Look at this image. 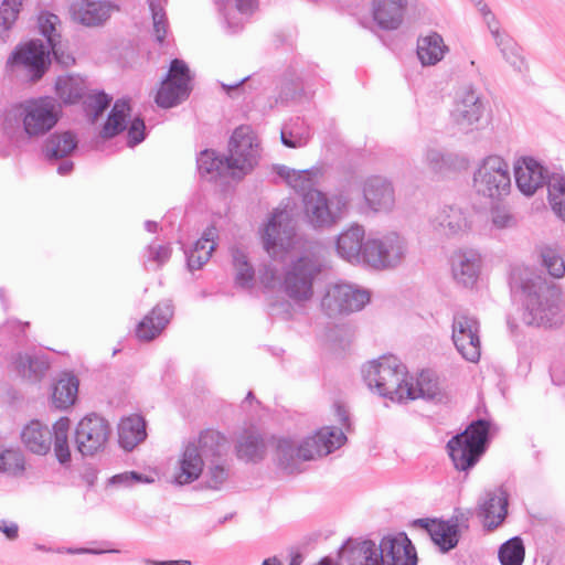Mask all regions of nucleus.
<instances>
[{"mask_svg": "<svg viewBox=\"0 0 565 565\" xmlns=\"http://www.w3.org/2000/svg\"><path fill=\"white\" fill-rule=\"evenodd\" d=\"M510 290L524 299L523 321L529 326L553 327L562 321L559 287L535 270L515 266L509 277Z\"/></svg>", "mask_w": 565, "mask_h": 565, "instance_id": "1", "label": "nucleus"}, {"mask_svg": "<svg viewBox=\"0 0 565 565\" xmlns=\"http://www.w3.org/2000/svg\"><path fill=\"white\" fill-rule=\"evenodd\" d=\"M344 440L347 437L343 431L334 427H323L300 444L290 438H279L275 451L277 465L288 475L299 473L303 461L331 454L340 448Z\"/></svg>", "mask_w": 565, "mask_h": 565, "instance_id": "2", "label": "nucleus"}, {"mask_svg": "<svg viewBox=\"0 0 565 565\" xmlns=\"http://www.w3.org/2000/svg\"><path fill=\"white\" fill-rule=\"evenodd\" d=\"M362 375L370 390L391 401H414L412 384L407 381L406 366L394 355H383L369 362Z\"/></svg>", "mask_w": 565, "mask_h": 565, "instance_id": "3", "label": "nucleus"}, {"mask_svg": "<svg viewBox=\"0 0 565 565\" xmlns=\"http://www.w3.org/2000/svg\"><path fill=\"white\" fill-rule=\"evenodd\" d=\"M41 40H32L25 45L17 47L8 60L9 64L21 65L30 74L32 81H39L46 72L53 55L54 61L63 67L75 64V57L68 51V45L62 39L47 45Z\"/></svg>", "mask_w": 565, "mask_h": 565, "instance_id": "4", "label": "nucleus"}, {"mask_svg": "<svg viewBox=\"0 0 565 565\" xmlns=\"http://www.w3.org/2000/svg\"><path fill=\"white\" fill-rule=\"evenodd\" d=\"M301 201L305 222L318 232L335 227L347 216L350 206L347 195H329L322 191L310 192Z\"/></svg>", "mask_w": 565, "mask_h": 565, "instance_id": "5", "label": "nucleus"}, {"mask_svg": "<svg viewBox=\"0 0 565 565\" xmlns=\"http://www.w3.org/2000/svg\"><path fill=\"white\" fill-rule=\"evenodd\" d=\"M473 188L479 195L501 200L511 191L509 163L498 154L483 158L473 173Z\"/></svg>", "mask_w": 565, "mask_h": 565, "instance_id": "6", "label": "nucleus"}, {"mask_svg": "<svg viewBox=\"0 0 565 565\" xmlns=\"http://www.w3.org/2000/svg\"><path fill=\"white\" fill-rule=\"evenodd\" d=\"M323 263L313 256H301L287 267L281 282L282 291L294 301H308L313 296V282L321 274Z\"/></svg>", "mask_w": 565, "mask_h": 565, "instance_id": "7", "label": "nucleus"}, {"mask_svg": "<svg viewBox=\"0 0 565 565\" xmlns=\"http://www.w3.org/2000/svg\"><path fill=\"white\" fill-rule=\"evenodd\" d=\"M60 106L52 97H39L15 107V117L22 119L29 138L40 137L52 130L60 119Z\"/></svg>", "mask_w": 565, "mask_h": 565, "instance_id": "8", "label": "nucleus"}, {"mask_svg": "<svg viewBox=\"0 0 565 565\" xmlns=\"http://www.w3.org/2000/svg\"><path fill=\"white\" fill-rule=\"evenodd\" d=\"M407 254L406 239L396 232L381 237H367L364 247V264L374 269L397 267Z\"/></svg>", "mask_w": 565, "mask_h": 565, "instance_id": "9", "label": "nucleus"}, {"mask_svg": "<svg viewBox=\"0 0 565 565\" xmlns=\"http://www.w3.org/2000/svg\"><path fill=\"white\" fill-rule=\"evenodd\" d=\"M227 167L232 175L243 178L257 164L259 142L249 126L237 127L228 141Z\"/></svg>", "mask_w": 565, "mask_h": 565, "instance_id": "10", "label": "nucleus"}, {"mask_svg": "<svg viewBox=\"0 0 565 565\" xmlns=\"http://www.w3.org/2000/svg\"><path fill=\"white\" fill-rule=\"evenodd\" d=\"M371 300V292L352 284L330 286L321 299V309L330 318L362 310Z\"/></svg>", "mask_w": 565, "mask_h": 565, "instance_id": "11", "label": "nucleus"}, {"mask_svg": "<svg viewBox=\"0 0 565 565\" xmlns=\"http://www.w3.org/2000/svg\"><path fill=\"white\" fill-rule=\"evenodd\" d=\"M191 79V72L186 63L183 60L173 58L156 95L157 105L162 108H171L186 99L192 89Z\"/></svg>", "mask_w": 565, "mask_h": 565, "instance_id": "12", "label": "nucleus"}, {"mask_svg": "<svg viewBox=\"0 0 565 565\" xmlns=\"http://www.w3.org/2000/svg\"><path fill=\"white\" fill-rule=\"evenodd\" d=\"M109 436V423L95 413L82 418L75 428L76 447L83 456H94L104 450Z\"/></svg>", "mask_w": 565, "mask_h": 565, "instance_id": "13", "label": "nucleus"}, {"mask_svg": "<svg viewBox=\"0 0 565 565\" xmlns=\"http://www.w3.org/2000/svg\"><path fill=\"white\" fill-rule=\"evenodd\" d=\"M452 342L462 355L469 362H478L481 355V345L479 338V322L465 311H458L452 319Z\"/></svg>", "mask_w": 565, "mask_h": 565, "instance_id": "14", "label": "nucleus"}, {"mask_svg": "<svg viewBox=\"0 0 565 565\" xmlns=\"http://www.w3.org/2000/svg\"><path fill=\"white\" fill-rule=\"evenodd\" d=\"M380 565H417V553L405 532L384 535L376 543Z\"/></svg>", "mask_w": 565, "mask_h": 565, "instance_id": "15", "label": "nucleus"}, {"mask_svg": "<svg viewBox=\"0 0 565 565\" xmlns=\"http://www.w3.org/2000/svg\"><path fill=\"white\" fill-rule=\"evenodd\" d=\"M339 565H380L376 542L371 539L350 537L339 548ZM318 565H334L332 558L323 557Z\"/></svg>", "mask_w": 565, "mask_h": 565, "instance_id": "16", "label": "nucleus"}, {"mask_svg": "<svg viewBox=\"0 0 565 565\" xmlns=\"http://www.w3.org/2000/svg\"><path fill=\"white\" fill-rule=\"evenodd\" d=\"M515 184L525 196H532L543 188L548 179L550 171L533 157H520L513 164Z\"/></svg>", "mask_w": 565, "mask_h": 565, "instance_id": "17", "label": "nucleus"}, {"mask_svg": "<svg viewBox=\"0 0 565 565\" xmlns=\"http://www.w3.org/2000/svg\"><path fill=\"white\" fill-rule=\"evenodd\" d=\"M294 234L288 213L275 211L262 234L265 250L270 256H276L278 252H285L290 246Z\"/></svg>", "mask_w": 565, "mask_h": 565, "instance_id": "18", "label": "nucleus"}, {"mask_svg": "<svg viewBox=\"0 0 565 565\" xmlns=\"http://www.w3.org/2000/svg\"><path fill=\"white\" fill-rule=\"evenodd\" d=\"M363 196L374 212H388L395 203L394 189L386 178L372 175L363 183Z\"/></svg>", "mask_w": 565, "mask_h": 565, "instance_id": "19", "label": "nucleus"}, {"mask_svg": "<svg viewBox=\"0 0 565 565\" xmlns=\"http://www.w3.org/2000/svg\"><path fill=\"white\" fill-rule=\"evenodd\" d=\"M509 493L503 487L487 491L479 504L478 515L484 519V527L493 531L499 527L508 514Z\"/></svg>", "mask_w": 565, "mask_h": 565, "instance_id": "20", "label": "nucleus"}, {"mask_svg": "<svg viewBox=\"0 0 565 565\" xmlns=\"http://www.w3.org/2000/svg\"><path fill=\"white\" fill-rule=\"evenodd\" d=\"M114 6L107 1L76 0L70 7L73 21L85 26L103 25L109 18Z\"/></svg>", "mask_w": 565, "mask_h": 565, "instance_id": "21", "label": "nucleus"}, {"mask_svg": "<svg viewBox=\"0 0 565 565\" xmlns=\"http://www.w3.org/2000/svg\"><path fill=\"white\" fill-rule=\"evenodd\" d=\"M11 366L23 381L35 384L45 377L50 360L45 354L18 352L12 355Z\"/></svg>", "mask_w": 565, "mask_h": 565, "instance_id": "22", "label": "nucleus"}, {"mask_svg": "<svg viewBox=\"0 0 565 565\" xmlns=\"http://www.w3.org/2000/svg\"><path fill=\"white\" fill-rule=\"evenodd\" d=\"M365 231L362 225L352 224L338 235V255L351 264H364Z\"/></svg>", "mask_w": 565, "mask_h": 565, "instance_id": "23", "label": "nucleus"}, {"mask_svg": "<svg viewBox=\"0 0 565 565\" xmlns=\"http://www.w3.org/2000/svg\"><path fill=\"white\" fill-rule=\"evenodd\" d=\"M173 316L171 300L157 303L152 310L137 324L136 335L141 341H151L167 327Z\"/></svg>", "mask_w": 565, "mask_h": 565, "instance_id": "24", "label": "nucleus"}, {"mask_svg": "<svg viewBox=\"0 0 565 565\" xmlns=\"http://www.w3.org/2000/svg\"><path fill=\"white\" fill-rule=\"evenodd\" d=\"M484 109L480 95L472 87H468L459 96L452 118L459 126L470 127L481 119Z\"/></svg>", "mask_w": 565, "mask_h": 565, "instance_id": "25", "label": "nucleus"}, {"mask_svg": "<svg viewBox=\"0 0 565 565\" xmlns=\"http://www.w3.org/2000/svg\"><path fill=\"white\" fill-rule=\"evenodd\" d=\"M447 450L455 468L465 472L471 470L486 452L462 435L452 436L447 443Z\"/></svg>", "mask_w": 565, "mask_h": 565, "instance_id": "26", "label": "nucleus"}, {"mask_svg": "<svg viewBox=\"0 0 565 565\" xmlns=\"http://www.w3.org/2000/svg\"><path fill=\"white\" fill-rule=\"evenodd\" d=\"M408 0H373L372 14L383 30H396L402 24Z\"/></svg>", "mask_w": 565, "mask_h": 565, "instance_id": "27", "label": "nucleus"}, {"mask_svg": "<svg viewBox=\"0 0 565 565\" xmlns=\"http://www.w3.org/2000/svg\"><path fill=\"white\" fill-rule=\"evenodd\" d=\"M53 433L49 426L38 419L31 420L21 431L24 447L35 455H46L52 446Z\"/></svg>", "mask_w": 565, "mask_h": 565, "instance_id": "28", "label": "nucleus"}, {"mask_svg": "<svg viewBox=\"0 0 565 565\" xmlns=\"http://www.w3.org/2000/svg\"><path fill=\"white\" fill-rule=\"evenodd\" d=\"M481 267V257L476 250H465L452 259L454 278L465 287H472L477 281Z\"/></svg>", "mask_w": 565, "mask_h": 565, "instance_id": "29", "label": "nucleus"}, {"mask_svg": "<svg viewBox=\"0 0 565 565\" xmlns=\"http://www.w3.org/2000/svg\"><path fill=\"white\" fill-rule=\"evenodd\" d=\"M194 444L198 452L205 461L220 460L228 450V440L217 430L206 429L201 431Z\"/></svg>", "mask_w": 565, "mask_h": 565, "instance_id": "30", "label": "nucleus"}, {"mask_svg": "<svg viewBox=\"0 0 565 565\" xmlns=\"http://www.w3.org/2000/svg\"><path fill=\"white\" fill-rule=\"evenodd\" d=\"M205 460L200 456L194 444H188L179 460V471L174 482L179 486L190 484L198 480L203 471Z\"/></svg>", "mask_w": 565, "mask_h": 565, "instance_id": "31", "label": "nucleus"}, {"mask_svg": "<svg viewBox=\"0 0 565 565\" xmlns=\"http://www.w3.org/2000/svg\"><path fill=\"white\" fill-rule=\"evenodd\" d=\"M217 230L215 226H209L204 230L202 236L194 243L191 250L185 252L188 268L192 270L201 269L209 262L213 250L216 247Z\"/></svg>", "mask_w": 565, "mask_h": 565, "instance_id": "32", "label": "nucleus"}, {"mask_svg": "<svg viewBox=\"0 0 565 565\" xmlns=\"http://www.w3.org/2000/svg\"><path fill=\"white\" fill-rule=\"evenodd\" d=\"M146 437V422L142 416L134 414L120 420L118 425V443L125 450L131 451Z\"/></svg>", "mask_w": 565, "mask_h": 565, "instance_id": "33", "label": "nucleus"}, {"mask_svg": "<svg viewBox=\"0 0 565 565\" xmlns=\"http://www.w3.org/2000/svg\"><path fill=\"white\" fill-rule=\"evenodd\" d=\"M460 521L458 516L448 521L433 522L429 529L431 541L439 547L441 553H447L455 548L460 537Z\"/></svg>", "mask_w": 565, "mask_h": 565, "instance_id": "34", "label": "nucleus"}, {"mask_svg": "<svg viewBox=\"0 0 565 565\" xmlns=\"http://www.w3.org/2000/svg\"><path fill=\"white\" fill-rule=\"evenodd\" d=\"M78 140L73 131H56L44 141L42 153L49 161L64 159L77 147Z\"/></svg>", "mask_w": 565, "mask_h": 565, "instance_id": "35", "label": "nucleus"}, {"mask_svg": "<svg viewBox=\"0 0 565 565\" xmlns=\"http://www.w3.org/2000/svg\"><path fill=\"white\" fill-rule=\"evenodd\" d=\"M238 459L258 462L264 459L266 444L263 435L255 429H245L236 444Z\"/></svg>", "mask_w": 565, "mask_h": 565, "instance_id": "36", "label": "nucleus"}, {"mask_svg": "<svg viewBox=\"0 0 565 565\" xmlns=\"http://www.w3.org/2000/svg\"><path fill=\"white\" fill-rule=\"evenodd\" d=\"M79 381L72 373H63L53 387L52 403L61 411L74 405L77 399Z\"/></svg>", "mask_w": 565, "mask_h": 565, "instance_id": "37", "label": "nucleus"}, {"mask_svg": "<svg viewBox=\"0 0 565 565\" xmlns=\"http://www.w3.org/2000/svg\"><path fill=\"white\" fill-rule=\"evenodd\" d=\"M447 51L441 35L436 32L417 40V56L424 66L437 64Z\"/></svg>", "mask_w": 565, "mask_h": 565, "instance_id": "38", "label": "nucleus"}, {"mask_svg": "<svg viewBox=\"0 0 565 565\" xmlns=\"http://www.w3.org/2000/svg\"><path fill=\"white\" fill-rule=\"evenodd\" d=\"M129 100L117 99L108 114L107 120L99 132L103 139H110L127 129V117L130 115Z\"/></svg>", "mask_w": 565, "mask_h": 565, "instance_id": "39", "label": "nucleus"}, {"mask_svg": "<svg viewBox=\"0 0 565 565\" xmlns=\"http://www.w3.org/2000/svg\"><path fill=\"white\" fill-rule=\"evenodd\" d=\"M196 166L200 175L211 181L232 171V168L227 167L226 156H220L210 149L201 151L196 159Z\"/></svg>", "mask_w": 565, "mask_h": 565, "instance_id": "40", "label": "nucleus"}, {"mask_svg": "<svg viewBox=\"0 0 565 565\" xmlns=\"http://www.w3.org/2000/svg\"><path fill=\"white\" fill-rule=\"evenodd\" d=\"M86 83L81 76H60L55 83L57 97L64 104H75L86 95Z\"/></svg>", "mask_w": 565, "mask_h": 565, "instance_id": "41", "label": "nucleus"}, {"mask_svg": "<svg viewBox=\"0 0 565 565\" xmlns=\"http://www.w3.org/2000/svg\"><path fill=\"white\" fill-rule=\"evenodd\" d=\"M434 227L445 235H454L466 227V217L456 206H445L433 221Z\"/></svg>", "mask_w": 565, "mask_h": 565, "instance_id": "42", "label": "nucleus"}, {"mask_svg": "<svg viewBox=\"0 0 565 565\" xmlns=\"http://www.w3.org/2000/svg\"><path fill=\"white\" fill-rule=\"evenodd\" d=\"M70 419L61 417L55 422L52 428L53 445L56 459L60 463L65 465L71 461V451L68 447Z\"/></svg>", "mask_w": 565, "mask_h": 565, "instance_id": "43", "label": "nucleus"}, {"mask_svg": "<svg viewBox=\"0 0 565 565\" xmlns=\"http://www.w3.org/2000/svg\"><path fill=\"white\" fill-rule=\"evenodd\" d=\"M545 185H547V198L553 211L565 221V175L550 173Z\"/></svg>", "mask_w": 565, "mask_h": 565, "instance_id": "44", "label": "nucleus"}, {"mask_svg": "<svg viewBox=\"0 0 565 565\" xmlns=\"http://www.w3.org/2000/svg\"><path fill=\"white\" fill-rule=\"evenodd\" d=\"M428 167L436 173L457 169L465 163L463 158L455 153H445L438 149H428L425 154Z\"/></svg>", "mask_w": 565, "mask_h": 565, "instance_id": "45", "label": "nucleus"}, {"mask_svg": "<svg viewBox=\"0 0 565 565\" xmlns=\"http://www.w3.org/2000/svg\"><path fill=\"white\" fill-rule=\"evenodd\" d=\"M233 266L235 268V281L236 285L243 288L250 287L254 281L255 270L249 264L246 253L238 248L233 247L231 249Z\"/></svg>", "mask_w": 565, "mask_h": 565, "instance_id": "46", "label": "nucleus"}, {"mask_svg": "<svg viewBox=\"0 0 565 565\" xmlns=\"http://www.w3.org/2000/svg\"><path fill=\"white\" fill-rule=\"evenodd\" d=\"M525 557V546L520 536H513L502 543L498 551L501 565H522Z\"/></svg>", "mask_w": 565, "mask_h": 565, "instance_id": "47", "label": "nucleus"}, {"mask_svg": "<svg viewBox=\"0 0 565 565\" xmlns=\"http://www.w3.org/2000/svg\"><path fill=\"white\" fill-rule=\"evenodd\" d=\"M490 425L489 420L479 418L472 420L466 429L458 435H462L467 441L487 451L490 441Z\"/></svg>", "mask_w": 565, "mask_h": 565, "instance_id": "48", "label": "nucleus"}, {"mask_svg": "<svg viewBox=\"0 0 565 565\" xmlns=\"http://www.w3.org/2000/svg\"><path fill=\"white\" fill-rule=\"evenodd\" d=\"M413 397L424 398L427 401H440L441 391L439 388L437 380L433 379V374L429 371L420 372L416 386L412 384Z\"/></svg>", "mask_w": 565, "mask_h": 565, "instance_id": "49", "label": "nucleus"}, {"mask_svg": "<svg viewBox=\"0 0 565 565\" xmlns=\"http://www.w3.org/2000/svg\"><path fill=\"white\" fill-rule=\"evenodd\" d=\"M320 174V169L311 168L307 170H300L294 173L292 178L289 179V185L305 199L310 192L319 191L317 189V179Z\"/></svg>", "mask_w": 565, "mask_h": 565, "instance_id": "50", "label": "nucleus"}, {"mask_svg": "<svg viewBox=\"0 0 565 565\" xmlns=\"http://www.w3.org/2000/svg\"><path fill=\"white\" fill-rule=\"evenodd\" d=\"M25 470L24 455L18 449H6L0 452V473L9 477L22 476Z\"/></svg>", "mask_w": 565, "mask_h": 565, "instance_id": "51", "label": "nucleus"}, {"mask_svg": "<svg viewBox=\"0 0 565 565\" xmlns=\"http://www.w3.org/2000/svg\"><path fill=\"white\" fill-rule=\"evenodd\" d=\"M502 57L516 71L521 72L524 66V57L522 56V49L515 40L508 34L495 42Z\"/></svg>", "mask_w": 565, "mask_h": 565, "instance_id": "52", "label": "nucleus"}, {"mask_svg": "<svg viewBox=\"0 0 565 565\" xmlns=\"http://www.w3.org/2000/svg\"><path fill=\"white\" fill-rule=\"evenodd\" d=\"M303 119L297 117L285 124L281 128V143L288 148H299L307 143L310 132H296L295 127L302 125Z\"/></svg>", "mask_w": 565, "mask_h": 565, "instance_id": "53", "label": "nucleus"}, {"mask_svg": "<svg viewBox=\"0 0 565 565\" xmlns=\"http://www.w3.org/2000/svg\"><path fill=\"white\" fill-rule=\"evenodd\" d=\"M152 17L153 35L159 44H163L169 30V22L163 7L156 0H148Z\"/></svg>", "mask_w": 565, "mask_h": 565, "instance_id": "54", "label": "nucleus"}, {"mask_svg": "<svg viewBox=\"0 0 565 565\" xmlns=\"http://www.w3.org/2000/svg\"><path fill=\"white\" fill-rule=\"evenodd\" d=\"M60 18L49 11H42L38 17L40 33L46 39L47 45L62 39L56 26L60 24Z\"/></svg>", "mask_w": 565, "mask_h": 565, "instance_id": "55", "label": "nucleus"}, {"mask_svg": "<svg viewBox=\"0 0 565 565\" xmlns=\"http://www.w3.org/2000/svg\"><path fill=\"white\" fill-rule=\"evenodd\" d=\"M542 262L551 276L561 278L565 274V262L559 252L553 247H544L541 252Z\"/></svg>", "mask_w": 565, "mask_h": 565, "instance_id": "56", "label": "nucleus"}, {"mask_svg": "<svg viewBox=\"0 0 565 565\" xmlns=\"http://www.w3.org/2000/svg\"><path fill=\"white\" fill-rule=\"evenodd\" d=\"M111 98L105 94L104 92H98L94 95H85L84 97V106L85 111L88 116L93 117V120H96L98 116H100L106 108H108Z\"/></svg>", "mask_w": 565, "mask_h": 565, "instance_id": "57", "label": "nucleus"}, {"mask_svg": "<svg viewBox=\"0 0 565 565\" xmlns=\"http://www.w3.org/2000/svg\"><path fill=\"white\" fill-rule=\"evenodd\" d=\"M24 0H3L0 6V25L4 31L11 29L20 10L22 8Z\"/></svg>", "mask_w": 565, "mask_h": 565, "instance_id": "58", "label": "nucleus"}, {"mask_svg": "<svg viewBox=\"0 0 565 565\" xmlns=\"http://www.w3.org/2000/svg\"><path fill=\"white\" fill-rule=\"evenodd\" d=\"M222 88L231 97H236L241 92L257 90L262 86V82L255 75L245 76L233 84L221 83Z\"/></svg>", "mask_w": 565, "mask_h": 565, "instance_id": "59", "label": "nucleus"}, {"mask_svg": "<svg viewBox=\"0 0 565 565\" xmlns=\"http://www.w3.org/2000/svg\"><path fill=\"white\" fill-rule=\"evenodd\" d=\"M205 478L207 488L218 490L228 478V468L215 460L211 462Z\"/></svg>", "mask_w": 565, "mask_h": 565, "instance_id": "60", "label": "nucleus"}, {"mask_svg": "<svg viewBox=\"0 0 565 565\" xmlns=\"http://www.w3.org/2000/svg\"><path fill=\"white\" fill-rule=\"evenodd\" d=\"M491 220L494 227L499 230L512 228L518 225L516 216L507 206H494L491 209Z\"/></svg>", "mask_w": 565, "mask_h": 565, "instance_id": "61", "label": "nucleus"}, {"mask_svg": "<svg viewBox=\"0 0 565 565\" xmlns=\"http://www.w3.org/2000/svg\"><path fill=\"white\" fill-rule=\"evenodd\" d=\"M29 326V322L8 320L2 327H0V333L10 335V340L13 343L21 345L25 341V328Z\"/></svg>", "mask_w": 565, "mask_h": 565, "instance_id": "62", "label": "nucleus"}, {"mask_svg": "<svg viewBox=\"0 0 565 565\" xmlns=\"http://www.w3.org/2000/svg\"><path fill=\"white\" fill-rule=\"evenodd\" d=\"M302 92V85L298 79H284L281 82L277 103H289L295 100Z\"/></svg>", "mask_w": 565, "mask_h": 565, "instance_id": "63", "label": "nucleus"}, {"mask_svg": "<svg viewBox=\"0 0 565 565\" xmlns=\"http://www.w3.org/2000/svg\"><path fill=\"white\" fill-rule=\"evenodd\" d=\"M171 253L172 248L169 244L161 245L157 243H150L147 246L148 260L157 263L159 267L170 259Z\"/></svg>", "mask_w": 565, "mask_h": 565, "instance_id": "64", "label": "nucleus"}]
</instances>
